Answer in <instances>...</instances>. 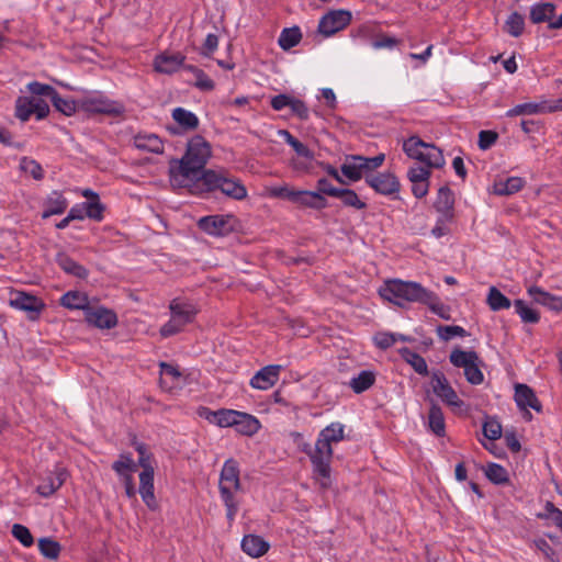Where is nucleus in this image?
I'll list each match as a JSON object with an SVG mask.
<instances>
[{"label":"nucleus","mask_w":562,"mask_h":562,"mask_svg":"<svg viewBox=\"0 0 562 562\" xmlns=\"http://www.w3.org/2000/svg\"><path fill=\"white\" fill-rule=\"evenodd\" d=\"M212 156L210 143L201 135H194L187 144V149L181 159L170 161V181L179 188H187L191 182H201V176Z\"/></svg>","instance_id":"f257e3e1"},{"label":"nucleus","mask_w":562,"mask_h":562,"mask_svg":"<svg viewBox=\"0 0 562 562\" xmlns=\"http://www.w3.org/2000/svg\"><path fill=\"white\" fill-rule=\"evenodd\" d=\"M379 294L382 299L400 307H405L407 303L423 304L431 299L430 290L424 288L420 283L401 279L385 281L379 289Z\"/></svg>","instance_id":"f03ea898"},{"label":"nucleus","mask_w":562,"mask_h":562,"mask_svg":"<svg viewBox=\"0 0 562 562\" xmlns=\"http://www.w3.org/2000/svg\"><path fill=\"white\" fill-rule=\"evenodd\" d=\"M218 488L221 498L226 507V518L228 522L232 524L235 520V516L239 507V504L234 496V491H239L241 488L239 465L236 460L228 459L225 461L220 475Z\"/></svg>","instance_id":"7ed1b4c3"},{"label":"nucleus","mask_w":562,"mask_h":562,"mask_svg":"<svg viewBox=\"0 0 562 562\" xmlns=\"http://www.w3.org/2000/svg\"><path fill=\"white\" fill-rule=\"evenodd\" d=\"M201 184L205 191L220 190L226 196L234 200H244L247 189L238 178L231 177L228 171L209 169L201 176Z\"/></svg>","instance_id":"20e7f679"},{"label":"nucleus","mask_w":562,"mask_h":562,"mask_svg":"<svg viewBox=\"0 0 562 562\" xmlns=\"http://www.w3.org/2000/svg\"><path fill=\"white\" fill-rule=\"evenodd\" d=\"M403 150L409 158L424 162L427 167L441 168L445 165L442 151L417 135L403 142Z\"/></svg>","instance_id":"39448f33"},{"label":"nucleus","mask_w":562,"mask_h":562,"mask_svg":"<svg viewBox=\"0 0 562 562\" xmlns=\"http://www.w3.org/2000/svg\"><path fill=\"white\" fill-rule=\"evenodd\" d=\"M449 361L456 368L464 370L467 381L472 385H479L484 381V374L481 370L483 361L474 350H462L454 348L449 355Z\"/></svg>","instance_id":"423d86ee"},{"label":"nucleus","mask_w":562,"mask_h":562,"mask_svg":"<svg viewBox=\"0 0 562 562\" xmlns=\"http://www.w3.org/2000/svg\"><path fill=\"white\" fill-rule=\"evenodd\" d=\"M80 110L89 114H103L109 116H121L125 112L122 102L111 100L102 93L87 94L78 100Z\"/></svg>","instance_id":"0eeeda50"},{"label":"nucleus","mask_w":562,"mask_h":562,"mask_svg":"<svg viewBox=\"0 0 562 562\" xmlns=\"http://www.w3.org/2000/svg\"><path fill=\"white\" fill-rule=\"evenodd\" d=\"M235 222L233 215H207L198 221V227L207 235L223 237L234 231Z\"/></svg>","instance_id":"6e6552de"},{"label":"nucleus","mask_w":562,"mask_h":562,"mask_svg":"<svg viewBox=\"0 0 562 562\" xmlns=\"http://www.w3.org/2000/svg\"><path fill=\"white\" fill-rule=\"evenodd\" d=\"M351 12L348 10H331L321 18L318 23V32L323 36L329 37L348 26L351 22Z\"/></svg>","instance_id":"1a4fd4ad"},{"label":"nucleus","mask_w":562,"mask_h":562,"mask_svg":"<svg viewBox=\"0 0 562 562\" xmlns=\"http://www.w3.org/2000/svg\"><path fill=\"white\" fill-rule=\"evenodd\" d=\"M431 387L434 393L448 406L461 408L464 402L460 400L454 389L450 385L446 375L435 370L431 372Z\"/></svg>","instance_id":"9d476101"},{"label":"nucleus","mask_w":562,"mask_h":562,"mask_svg":"<svg viewBox=\"0 0 562 562\" xmlns=\"http://www.w3.org/2000/svg\"><path fill=\"white\" fill-rule=\"evenodd\" d=\"M366 183L379 194L391 195L394 199H398L397 194L401 189V183L397 177L391 172L367 175Z\"/></svg>","instance_id":"9b49d317"},{"label":"nucleus","mask_w":562,"mask_h":562,"mask_svg":"<svg viewBox=\"0 0 562 562\" xmlns=\"http://www.w3.org/2000/svg\"><path fill=\"white\" fill-rule=\"evenodd\" d=\"M331 456V443L319 435L315 443V450L310 457L315 471L323 477L329 476Z\"/></svg>","instance_id":"f8f14e48"},{"label":"nucleus","mask_w":562,"mask_h":562,"mask_svg":"<svg viewBox=\"0 0 562 562\" xmlns=\"http://www.w3.org/2000/svg\"><path fill=\"white\" fill-rule=\"evenodd\" d=\"M10 305L29 314V319L35 321L46 307L45 303L37 296L25 292H15L10 300Z\"/></svg>","instance_id":"ddd939ff"},{"label":"nucleus","mask_w":562,"mask_h":562,"mask_svg":"<svg viewBox=\"0 0 562 562\" xmlns=\"http://www.w3.org/2000/svg\"><path fill=\"white\" fill-rule=\"evenodd\" d=\"M85 319L100 329H111L117 324L116 314L103 306H88L85 308Z\"/></svg>","instance_id":"4468645a"},{"label":"nucleus","mask_w":562,"mask_h":562,"mask_svg":"<svg viewBox=\"0 0 562 562\" xmlns=\"http://www.w3.org/2000/svg\"><path fill=\"white\" fill-rule=\"evenodd\" d=\"M238 412L235 409L221 408L212 411L207 407H200L199 416L206 419L209 423L222 428L233 427L235 418L238 417Z\"/></svg>","instance_id":"2eb2a0df"},{"label":"nucleus","mask_w":562,"mask_h":562,"mask_svg":"<svg viewBox=\"0 0 562 562\" xmlns=\"http://www.w3.org/2000/svg\"><path fill=\"white\" fill-rule=\"evenodd\" d=\"M281 370L280 364L266 366L255 373L249 384L257 390H268L278 382Z\"/></svg>","instance_id":"dca6fc26"},{"label":"nucleus","mask_w":562,"mask_h":562,"mask_svg":"<svg viewBox=\"0 0 562 562\" xmlns=\"http://www.w3.org/2000/svg\"><path fill=\"white\" fill-rule=\"evenodd\" d=\"M154 490V469L145 467V470L139 473V494L150 510L158 509Z\"/></svg>","instance_id":"f3484780"},{"label":"nucleus","mask_w":562,"mask_h":562,"mask_svg":"<svg viewBox=\"0 0 562 562\" xmlns=\"http://www.w3.org/2000/svg\"><path fill=\"white\" fill-rule=\"evenodd\" d=\"M516 405L520 409H526L528 407L532 408L537 413L542 412V404L538 400L535 391L527 384L518 383L515 385V395H514Z\"/></svg>","instance_id":"a211bd4d"},{"label":"nucleus","mask_w":562,"mask_h":562,"mask_svg":"<svg viewBox=\"0 0 562 562\" xmlns=\"http://www.w3.org/2000/svg\"><path fill=\"white\" fill-rule=\"evenodd\" d=\"M186 56L181 53L167 54L162 53L155 57L153 66L157 72L171 75L183 66Z\"/></svg>","instance_id":"6ab92c4d"},{"label":"nucleus","mask_w":562,"mask_h":562,"mask_svg":"<svg viewBox=\"0 0 562 562\" xmlns=\"http://www.w3.org/2000/svg\"><path fill=\"white\" fill-rule=\"evenodd\" d=\"M67 476L68 473L64 468H56L38 484L37 493L44 497L53 495L65 483Z\"/></svg>","instance_id":"aec40b11"},{"label":"nucleus","mask_w":562,"mask_h":562,"mask_svg":"<svg viewBox=\"0 0 562 562\" xmlns=\"http://www.w3.org/2000/svg\"><path fill=\"white\" fill-rule=\"evenodd\" d=\"M434 206L437 212L442 214L443 221L452 220L454 210V194L448 186H443L438 190Z\"/></svg>","instance_id":"412c9836"},{"label":"nucleus","mask_w":562,"mask_h":562,"mask_svg":"<svg viewBox=\"0 0 562 562\" xmlns=\"http://www.w3.org/2000/svg\"><path fill=\"white\" fill-rule=\"evenodd\" d=\"M528 294L536 303L541 304L555 313L562 312V296L553 295L537 285L530 286L528 289Z\"/></svg>","instance_id":"4be33fe9"},{"label":"nucleus","mask_w":562,"mask_h":562,"mask_svg":"<svg viewBox=\"0 0 562 562\" xmlns=\"http://www.w3.org/2000/svg\"><path fill=\"white\" fill-rule=\"evenodd\" d=\"M68 207V201L61 192L53 191L44 201L42 218L46 220L53 215L63 214Z\"/></svg>","instance_id":"5701e85b"},{"label":"nucleus","mask_w":562,"mask_h":562,"mask_svg":"<svg viewBox=\"0 0 562 562\" xmlns=\"http://www.w3.org/2000/svg\"><path fill=\"white\" fill-rule=\"evenodd\" d=\"M270 544L262 537L257 535H245L241 540V549L243 551L251 557L259 558L267 553Z\"/></svg>","instance_id":"b1692460"},{"label":"nucleus","mask_w":562,"mask_h":562,"mask_svg":"<svg viewBox=\"0 0 562 562\" xmlns=\"http://www.w3.org/2000/svg\"><path fill=\"white\" fill-rule=\"evenodd\" d=\"M352 155L346 156L345 162L340 166V171L344 177H346L351 182H357L362 177L370 175L368 172V166L364 161L353 160L351 158Z\"/></svg>","instance_id":"393cba45"},{"label":"nucleus","mask_w":562,"mask_h":562,"mask_svg":"<svg viewBox=\"0 0 562 562\" xmlns=\"http://www.w3.org/2000/svg\"><path fill=\"white\" fill-rule=\"evenodd\" d=\"M261 427L260 422L254 415L248 413L238 412V417L235 418L233 428L240 435L254 436L259 431Z\"/></svg>","instance_id":"a878e982"},{"label":"nucleus","mask_w":562,"mask_h":562,"mask_svg":"<svg viewBox=\"0 0 562 562\" xmlns=\"http://www.w3.org/2000/svg\"><path fill=\"white\" fill-rule=\"evenodd\" d=\"M58 267L67 274L74 276L79 279H87L89 276L88 269L82 265L75 261L65 252H58L55 259Z\"/></svg>","instance_id":"bb28decb"},{"label":"nucleus","mask_w":562,"mask_h":562,"mask_svg":"<svg viewBox=\"0 0 562 562\" xmlns=\"http://www.w3.org/2000/svg\"><path fill=\"white\" fill-rule=\"evenodd\" d=\"M134 145L139 150H145L153 154L164 153V143L156 134H137L134 137Z\"/></svg>","instance_id":"cd10ccee"},{"label":"nucleus","mask_w":562,"mask_h":562,"mask_svg":"<svg viewBox=\"0 0 562 562\" xmlns=\"http://www.w3.org/2000/svg\"><path fill=\"white\" fill-rule=\"evenodd\" d=\"M428 428L437 437L446 436V420L441 407L431 402L428 412Z\"/></svg>","instance_id":"c85d7f7f"},{"label":"nucleus","mask_w":562,"mask_h":562,"mask_svg":"<svg viewBox=\"0 0 562 562\" xmlns=\"http://www.w3.org/2000/svg\"><path fill=\"white\" fill-rule=\"evenodd\" d=\"M555 4L552 2L536 3L530 8L529 18L533 24L550 22L555 16Z\"/></svg>","instance_id":"c756f323"},{"label":"nucleus","mask_w":562,"mask_h":562,"mask_svg":"<svg viewBox=\"0 0 562 562\" xmlns=\"http://www.w3.org/2000/svg\"><path fill=\"white\" fill-rule=\"evenodd\" d=\"M171 316H173L182 325H187L193 322L196 310L190 303H181L172 301L170 304Z\"/></svg>","instance_id":"7c9ffc66"},{"label":"nucleus","mask_w":562,"mask_h":562,"mask_svg":"<svg viewBox=\"0 0 562 562\" xmlns=\"http://www.w3.org/2000/svg\"><path fill=\"white\" fill-rule=\"evenodd\" d=\"M171 116L184 131H194L199 127L198 116L184 108L173 109Z\"/></svg>","instance_id":"2f4dec72"},{"label":"nucleus","mask_w":562,"mask_h":562,"mask_svg":"<svg viewBox=\"0 0 562 562\" xmlns=\"http://www.w3.org/2000/svg\"><path fill=\"white\" fill-rule=\"evenodd\" d=\"M525 183L526 181L520 177H509L506 180H499L494 183V193L497 195H512L520 191Z\"/></svg>","instance_id":"473e14b6"},{"label":"nucleus","mask_w":562,"mask_h":562,"mask_svg":"<svg viewBox=\"0 0 562 562\" xmlns=\"http://www.w3.org/2000/svg\"><path fill=\"white\" fill-rule=\"evenodd\" d=\"M296 204L314 210H323L327 207L328 202L326 198L319 194L317 191H300Z\"/></svg>","instance_id":"72a5a7b5"},{"label":"nucleus","mask_w":562,"mask_h":562,"mask_svg":"<svg viewBox=\"0 0 562 562\" xmlns=\"http://www.w3.org/2000/svg\"><path fill=\"white\" fill-rule=\"evenodd\" d=\"M402 358L412 366V368L420 375H428V366L426 360L417 352L405 347L401 349Z\"/></svg>","instance_id":"f704fd0d"},{"label":"nucleus","mask_w":562,"mask_h":562,"mask_svg":"<svg viewBox=\"0 0 562 562\" xmlns=\"http://www.w3.org/2000/svg\"><path fill=\"white\" fill-rule=\"evenodd\" d=\"M375 382V375L372 371L363 370L357 376L352 378L349 386L356 394H361L369 390Z\"/></svg>","instance_id":"c9c22d12"},{"label":"nucleus","mask_w":562,"mask_h":562,"mask_svg":"<svg viewBox=\"0 0 562 562\" xmlns=\"http://www.w3.org/2000/svg\"><path fill=\"white\" fill-rule=\"evenodd\" d=\"M538 113H546V102H528V103H521L517 104L510 110L506 112L507 117H513L517 115H531V114H538Z\"/></svg>","instance_id":"e433bc0d"},{"label":"nucleus","mask_w":562,"mask_h":562,"mask_svg":"<svg viewBox=\"0 0 562 562\" xmlns=\"http://www.w3.org/2000/svg\"><path fill=\"white\" fill-rule=\"evenodd\" d=\"M302 38V33L299 26L285 27L279 36V45L282 49L289 50L296 46Z\"/></svg>","instance_id":"4c0bfd02"},{"label":"nucleus","mask_w":562,"mask_h":562,"mask_svg":"<svg viewBox=\"0 0 562 562\" xmlns=\"http://www.w3.org/2000/svg\"><path fill=\"white\" fill-rule=\"evenodd\" d=\"M60 304L67 308L83 311L89 306L87 296L77 291L65 293L60 299Z\"/></svg>","instance_id":"58836bf2"},{"label":"nucleus","mask_w":562,"mask_h":562,"mask_svg":"<svg viewBox=\"0 0 562 562\" xmlns=\"http://www.w3.org/2000/svg\"><path fill=\"white\" fill-rule=\"evenodd\" d=\"M38 550L43 557L50 560H57L60 555L61 546L58 541L44 537L38 540Z\"/></svg>","instance_id":"ea45409f"},{"label":"nucleus","mask_w":562,"mask_h":562,"mask_svg":"<svg viewBox=\"0 0 562 562\" xmlns=\"http://www.w3.org/2000/svg\"><path fill=\"white\" fill-rule=\"evenodd\" d=\"M113 471L122 477L132 475L137 470V464L133 461L130 453H121L119 459L112 464Z\"/></svg>","instance_id":"a19ab883"},{"label":"nucleus","mask_w":562,"mask_h":562,"mask_svg":"<svg viewBox=\"0 0 562 562\" xmlns=\"http://www.w3.org/2000/svg\"><path fill=\"white\" fill-rule=\"evenodd\" d=\"M515 312L526 324H537L540 321V314L537 310L529 307L524 300L514 301Z\"/></svg>","instance_id":"79ce46f5"},{"label":"nucleus","mask_w":562,"mask_h":562,"mask_svg":"<svg viewBox=\"0 0 562 562\" xmlns=\"http://www.w3.org/2000/svg\"><path fill=\"white\" fill-rule=\"evenodd\" d=\"M336 198L341 200L344 206L363 210L367 204L360 200L355 190L342 188L338 190Z\"/></svg>","instance_id":"37998d69"},{"label":"nucleus","mask_w":562,"mask_h":562,"mask_svg":"<svg viewBox=\"0 0 562 562\" xmlns=\"http://www.w3.org/2000/svg\"><path fill=\"white\" fill-rule=\"evenodd\" d=\"M487 304L492 311H501L509 308L512 302L497 288L491 286L487 295Z\"/></svg>","instance_id":"c03bdc74"},{"label":"nucleus","mask_w":562,"mask_h":562,"mask_svg":"<svg viewBox=\"0 0 562 562\" xmlns=\"http://www.w3.org/2000/svg\"><path fill=\"white\" fill-rule=\"evenodd\" d=\"M525 29V19L518 12H513L505 21L504 30L514 37H519Z\"/></svg>","instance_id":"a18cd8bd"},{"label":"nucleus","mask_w":562,"mask_h":562,"mask_svg":"<svg viewBox=\"0 0 562 562\" xmlns=\"http://www.w3.org/2000/svg\"><path fill=\"white\" fill-rule=\"evenodd\" d=\"M485 475L494 484H505L509 482L507 470L497 463H488Z\"/></svg>","instance_id":"49530a36"},{"label":"nucleus","mask_w":562,"mask_h":562,"mask_svg":"<svg viewBox=\"0 0 562 562\" xmlns=\"http://www.w3.org/2000/svg\"><path fill=\"white\" fill-rule=\"evenodd\" d=\"M50 101L57 111L67 116L72 115L77 111V109H79L78 101L65 99L57 91L55 92Z\"/></svg>","instance_id":"de8ad7c7"},{"label":"nucleus","mask_w":562,"mask_h":562,"mask_svg":"<svg viewBox=\"0 0 562 562\" xmlns=\"http://www.w3.org/2000/svg\"><path fill=\"white\" fill-rule=\"evenodd\" d=\"M431 299H429V302H424V305H427L429 310L441 317L442 319L449 321L451 318L450 315V307L448 305H445L440 302L438 295L430 291Z\"/></svg>","instance_id":"09e8293b"},{"label":"nucleus","mask_w":562,"mask_h":562,"mask_svg":"<svg viewBox=\"0 0 562 562\" xmlns=\"http://www.w3.org/2000/svg\"><path fill=\"white\" fill-rule=\"evenodd\" d=\"M436 331L438 337L443 341H448L454 336L465 337L469 335L463 327L458 325H439L437 326Z\"/></svg>","instance_id":"8fccbe9b"},{"label":"nucleus","mask_w":562,"mask_h":562,"mask_svg":"<svg viewBox=\"0 0 562 562\" xmlns=\"http://www.w3.org/2000/svg\"><path fill=\"white\" fill-rule=\"evenodd\" d=\"M483 435L488 440H497L502 436V425L495 417L486 416L483 423Z\"/></svg>","instance_id":"3c124183"},{"label":"nucleus","mask_w":562,"mask_h":562,"mask_svg":"<svg viewBox=\"0 0 562 562\" xmlns=\"http://www.w3.org/2000/svg\"><path fill=\"white\" fill-rule=\"evenodd\" d=\"M345 427L340 423H331L327 427H325L319 435L325 439H328L330 443L339 442L344 439Z\"/></svg>","instance_id":"603ef678"},{"label":"nucleus","mask_w":562,"mask_h":562,"mask_svg":"<svg viewBox=\"0 0 562 562\" xmlns=\"http://www.w3.org/2000/svg\"><path fill=\"white\" fill-rule=\"evenodd\" d=\"M32 114L30 98L19 97L15 101V116L22 122H26Z\"/></svg>","instance_id":"864d4df0"},{"label":"nucleus","mask_w":562,"mask_h":562,"mask_svg":"<svg viewBox=\"0 0 562 562\" xmlns=\"http://www.w3.org/2000/svg\"><path fill=\"white\" fill-rule=\"evenodd\" d=\"M86 216L94 220V221H101L103 218V212L105 210L104 205L100 202V199L95 201H87L82 203Z\"/></svg>","instance_id":"5fc2aeb1"},{"label":"nucleus","mask_w":562,"mask_h":562,"mask_svg":"<svg viewBox=\"0 0 562 562\" xmlns=\"http://www.w3.org/2000/svg\"><path fill=\"white\" fill-rule=\"evenodd\" d=\"M12 535L24 547H31L34 542V538H33L31 531L29 530V528H26L23 525L14 524L12 526Z\"/></svg>","instance_id":"6e6d98bb"},{"label":"nucleus","mask_w":562,"mask_h":562,"mask_svg":"<svg viewBox=\"0 0 562 562\" xmlns=\"http://www.w3.org/2000/svg\"><path fill=\"white\" fill-rule=\"evenodd\" d=\"M373 341L378 348L386 350L397 341V336L394 333L380 331L374 335Z\"/></svg>","instance_id":"4d7b16f0"},{"label":"nucleus","mask_w":562,"mask_h":562,"mask_svg":"<svg viewBox=\"0 0 562 562\" xmlns=\"http://www.w3.org/2000/svg\"><path fill=\"white\" fill-rule=\"evenodd\" d=\"M29 91L34 95H43L52 100L56 89L49 85L32 81L27 85Z\"/></svg>","instance_id":"13d9d810"},{"label":"nucleus","mask_w":562,"mask_h":562,"mask_svg":"<svg viewBox=\"0 0 562 562\" xmlns=\"http://www.w3.org/2000/svg\"><path fill=\"white\" fill-rule=\"evenodd\" d=\"M430 167L414 166L408 169L407 178L412 183L427 181L431 175Z\"/></svg>","instance_id":"bf43d9fd"},{"label":"nucleus","mask_w":562,"mask_h":562,"mask_svg":"<svg viewBox=\"0 0 562 562\" xmlns=\"http://www.w3.org/2000/svg\"><path fill=\"white\" fill-rule=\"evenodd\" d=\"M351 158L353 160L364 161V164L368 166V172L371 173L373 170H375L382 166V164L385 160V155L379 154L374 157H364L361 155H352Z\"/></svg>","instance_id":"052dcab7"},{"label":"nucleus","mask_w":562,"mask_h":562,"mask_svg":"<svg viewBox=\"0 0 562 562\" xmlns=\"http://www.w3.org/2000/svg\"><path fill=\"white\" fill-rule=\"evenodd\" d=\"M32 113L35 114L37 120L45 119L49 113V106L43 99L30 98Z\"/></svg>","instance_id":"680f3d73"},{"label":"nucleus","mask_w":562,"mask_h":562,"mask_svg":"<svg viewBox=\"0 0 562 562\" xmlns=\"http://www.w3.org/2000/svg\"><path fill=\"white\" fill-rule=\"evenodd\" d=\"M498 134L494 131H481L479 133V148L486 150L491 148L497 140Z\"/></svg>","instance_id":"e2e57ef3"},{"label":"nucleus","mask_w":562,"mask_h":562,"mask_svg":"<svg viewBox=\"0 0 562 562\" xmlns=\"http://www.w3.org/2000/svg\"><path fill=\"white\" fill-rule=\"evenodd\" d=\"M21 167L24 171L31 173L34 179L40 180L43 178V169L35 160L23 158Z\"/></svg>","instance_id":"0e129e2a"},{"label":"nucleus","mask_w":562,"mask_h":562,"mask_svg":"<svg viewBox=\"0 0 562 562\" xmlns=\"http://www.w3.org/2000/svg\"><path fill=\"white\" fill-rule=\"evenodd\" d=\"M290 109L293 114H295L297 117H300L303 121L308 120L310 112L304 101L300 99L292 98L290 103Z\"/></svg>","instance_id":"69168bd1"},{"label":"nucleus","mask_w":562,"mask_h":562,"mask_svg":"<svg viewBox=\"0 0 562 562\" xmlns=\"http://www.w3.org/2000/svg\"><path fill=\"white\" fill-rule=\"evenodd\" d=\"M316 188H317V192L319 194H322L323 196L329 195L333 198H336L338 190H339V188L334 187L327 178L318 179Z\"/></svg>","instance_id":"338daca9"},{"label":"nucleus","mask_w":562,"mask_h":562,"mask_svg":"<svg viewBox=\"0 0 562 562\" xmlns=\"http://www.w3.org/2000/svg\"><path fill=\"white\" fill-rule=\"evenodd\" d=\"M184 325H182L173 316H171V319L160 328V335L162 337H169L181 331Z\"/></svg>","instance_id":"774afa93"}]
</instances>
